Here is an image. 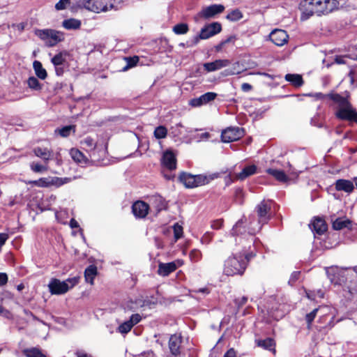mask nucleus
<instances>
[{"label":"nucleus","mask_w":357,"mask_h":357,"mask_svg":"<svg viewBox=\"0 0 357 357\" xmlns=\"http://www.w3.org/2000/svg\"><path fill=\"white\" fill-rule=\"evenodd\" d=\"M231 235L236 236L235 239L237 244L242 246L241 250L232 256L229 257L224 264V273L228 276L235 275H242L248 265V261L255 256L256 248L255 242L254 246L251 244V248H249L248 240L246 237L245 229L243 220H239L232 227Z\"/></svg>","instance_id":"1"},{"label":"nucleus","mask_w":357,"mask_h":357,"mask_svg":"<svg viewBox=\"0 0 357 357\" xmlns=\"http://www.w3.org/2000/svg\"><path fill=\"white\" fill-rule=\"evenodd\" d=\"M326 274L331 283L342 287V296L347 301L357 299V266H331L326 268Z\"/></svg>","instance_id":"2"},{"label":"nucleus","mask_w":357,"mask_h":357,"mask_svg":"<svg viewBox=\"0 0 357 357\" xmlns=\"http://www.w3.org/2000/svg\"><path fill=\"white\" fill-rule=\"evenodd\" d=\"M272 202L271 200H262L255 207V213L257 218L254 215L249 217L248 222L247 219L243 217L241 220H243L244 226L245 229L246 237L249 238L248 243L249 248H251V244L254 246V243L256 242L255 235L259 232L262 226L268 223L271 219V210Z\"/></svg>","instance_id":"3"},{"label":"nucleus","mask_w":357,"mask_h":357,"mask_svg":"<svg viewBox=\"0 0 357 357\" xmlns=\"http://www.w3.org/2000/svg\"><path fill=\"white\" fill-rule=\"evenodd\" d=\"M328 96L337 104L334 114L337 119L357 123V111L347 98L338 93H328Z\"/></svg>","instance_id":"4"},{"label":"nucleus","mask_w":357,"mask_h":357,"mask_svg":"<svg viewBox=\"0 0 357 357\" xmlns=\"http://www.w3.org/2000/svg\"><path fill=\"white\" fill-rule=\"evenodd\" d=\"M79 280V277L70 278L64 281L52 278L48 284L50 292L55 295L63 294L77 284Z\"/></svg>","instance_id":"5"},{"label":"nucleus","mask_w":357,"mask_h":357,"mask_svg":"<svg viewBox=\"0 0 357 357\" xmlns=\"http://www.w3.org/2000/svg\"><path fill=\"white\" fill-rule=\"evenodd\" d=\"M34 33L40 40L44 41L47 47H54L64 40V34L54 29H36Z\"/></svg>","instance_id":"6"},{"label":"nucleus","mask_w":357,"mask_h":357,"mask_svg":"<svg viewBox=\"0 0 357 357\" xmlns=\"http://www.w3.org/2000/svg\"><path fill=\"white\" fill-rule=\"evenodd\" d=\"M116 1V0H84L82 5L86 9L99 13L113 9Z\"/></svg>","instance_id":"7"},{"label":"nucleus","mask_w":357,"mask_h":357,"mask_svg":"<svg viewBox=\"0 0 357 357\" xmlns=\"http://www.w3.org/2000/svg\"><path fill=\"white\" fill-rule=\"evenodd\" d=\"M225 10V6L222 4H213L204 7L197 13L193 19L197 23H199L203 20H209L215 17L217 15L222 13Z\"/></svg>","instance_id":"8"},{"label":"nucleus","mask_w":357,"mask_h":357,"mask_svg":"<svg viewBox=\"0 0 357 357\" xmlns=\"http://www.w3.org/2000/svg\"><path fill=\"white\" fill-rule=\"evenodd\" d=\"M70 181V178H59V177H46V178H40L38 180L30 181L29 182V184L33 185L40 187V188H48L50 186H61L65 183H67Z\"/></svg>","instance_id":"9"},{"label":"nucleus","mask_w":357,"mask_h":357,"mask_svg":"<svg viewBox=\"0 0 357 357\" xmlns=\"http://www.w3.org/2000/svg\"><path fill=\"white\" fill-rule=\"evenodd\" d=\"M222 30V26L220 23L215 22L208 24L204 26L199 34L195 38V41L197 43L199 40H206L208 39L218 33H219Z\"/></svg>","instance_id":"10"},{"label":"nucleus","mask_w":357,"mask_h":357,"mask_svg":"<svg viewBox=\"0 0 357 357\" xmlns=\"http://www.w3.org/2000/svg\"><path fill=\"white\" fill-rule=\"evenodd\" d=\"M243 136V130L239 127H229L222 130V141L225 143L236 141Z\"/></svg>","instance_id":"11"},{"label":"nucleus","mask_w":357,"mask_h":357,"mask_svg":"<svg viewBox=\"0 0 357 357\" xmlns=\"http://www.w3.org/2000/svg\"><path fill=\"white\" fill-rule=\"evenodd\" d=\"M315 0H303L300 3L301 11V20H306L313 15H317Z\"/></svg>","instance_id":"12"},{"label":"nucleus","mask_w":357,"mask_h":357,"mask_svg":"<svg viewBox=\"0 0 357 357\" xmlns=\"http://www.w3.org/2000/svg\"><path fill=\"white\" fill-rule=\"evenodd\" d=\"M314 3L318 16L328 14L335 8V0H315Z\"/></svg>","instance_id":"13"},{"label":"nucleus","mask_w":357,"mask_h":357,"mask_svg":"<svg viewBox=\"0 0 357 357\" xmlns=\"http://www.w3.org/2000/svg\"><path fill=\"white\" fill-rule=\"evenodd\" d=\"M182 336L181 334L175 333L169 337L168 347L172 356H178L181 353Z\"/></svg>","instance_id":"14"},{"label":"nucleus","mask_w":357,"mask_h":357,"mask_svg":"<svg viewBox=\"0 0 357 357\" xmlns=\"http://www.w3.org/2000/svg\"><path fill=\"white\" fill-rule=\"evenodd\" d=\"M270 40L277 46H282L288 42L289 35L282 29H274L269 34Z\"/></svg>","instance_id":"15"},{"label":"nucleus","mask_w":357,"mask_h":357,"mask_svg":"<svg viewBox=\"0 0 357 357\" xmlns=\"http://www.w3.org/2000/svg\"><path fill=\"white\" fill-rule=\"evenodd\" d=\"M182 261L178 260L169 263H160L158 265V273L163 277L169 275L176 268L182 265Z\"/></svg>","instance_id":"16"},{"label":"nucleus","mask_w":357,"mask_h":357,"mask_svg":"<svg viewBox=\"0 0 357 357\" xmlns=\"http://www.w3.org/2000/svg\"><path fill=\"white\" fill-rule=\"evenodd\" d=\"M314 236L322 235L327 231V225L324 220L320 218H315L309 225Z\"/></svg>","instance_id":"17"},{"label":"nucleus","mask_w":357,"mask_h":357,"mask_svg":"<svg viewBox=\"0 0 357 357\" xmlns=\"http://www.w3.org/2000/svg\"><path fill=\"white\" fill-rule=\"evenodd\" d=\"M149 209V205L142 201H137L132 204V211L134 215L139 218L146 216Z\"/></svg>","instance_id":"18"},{"label":"nucleus","mask_w":357,"mask_h":357,"mask_svg":"<svg viewBox=\"0 0 357 357\" xmlns=\"http://www.w3.org/2000/svg\"><path fill=\"white\" fill-rule=\"evenodd\" d=\"M162 163L163 166L169 170H173L176 168V160L172 151H167L163 153Z\"/></svg>","instance_id":"19"},{"label":"nucleus","mask_w":357,"mask_h":357,"mask_svg":"<svg viewBox=\"0 0 357 357\" xmlns=\"http://www.w3.org/2000/svg\"><path fill=\"white\" fill-rule=\"evenodd\" d=\"M229 64V61L227 59H218L213 62L205 63L204 67L206 71L213 72L226 67Z\"/></svg>","instance_id":"20"},{"label":"nucleus","mask_w":357,"mask_h":357,"mask_svg":"<svg viewBox=\"0 0 357 357\" xmlns=\"http://www.w3.org/2000/svg\"><path fill=\"white\" fill-rule=\"evenodd\" d=\"M335 187L337 191H344L347 193H351L354 189L353 182L346 179L337 180L335 183Z\"/></svg>","instance_id":"21"},{"label":"nucleus","mask_w":357,"mask_h":357,"mask_svg":"<svg viewBox=\"0 0 357 357\" xmlns=\"http://www.w3.org/2000/svg\"><path fill=\"white\" fill-rule=\"evenodd\" d=\"M266 172L280 183H287L289 180V176L282 170L273 168H268L266 170Z\"/></svg>","instance_id":"22"},{"label":"nucleus","mask_w":357,"mask_h":357,"mask_svg":"<svg viewBox=\"0 0 357 357\" xmlns=\"http://www.w3.org/2000/svg\"><path fill=\"white\" fill-rule=\"evenodd\" d=\"M257 169V167L255 165L246 166L242 169V171L240 173L236 174V177L238 180L243 181L246 178L256 174Z\"/></svg>","instance_id":"23"},{"label":"nucleus","mask_w":357,"mask_h":357,"mask_svg":"<svg viewBox=\"0 0 357 357\" xmlns=\"http://www.w3.org/2000/svg\"><path fill=\"white\" fill-rule=\"evenodd\" d=\"M179 181L188 188H193L195 187L194 175L183 172L179 176Z\"/></svg>","instance_id":"24"},{"label":"nucleus","mask_w":357,"mask_h":357,"mask_svg":"<svg viewBox=\"0 0 357 357\" xmlns=\"http://www.w3.org/2000/svg\"><path fill=\"white\" fill-rule=\"evenodd\" d=\"M70 155L75 162L81 165H85L87 162V158L77 149H72L70 151Z\"/></svg>","instance_id":"25"},{"label":"nucleus","mask_w":357,"mask_h":357,"mask_svg":"<svg viewBox=\"0 0 357 357\" xmlns=\"http://www.w3.org/2000/svg\"><path fill=\"white\" fill-rule=\"evenodd\" d=\"M284 78L286 81L290 82L296 87H300L303 84V80L301 75L287 74Z\"/></svg>","instance_id":"26"},{"label":"nucleus","mask_w":357,"mask_h":357,"mask_svg":"<svg viewBox=\"0 0 357 357\" xmlns=\"http://www.w3.org/2000/svg\"><path fill=\"white\" fill-rule=\"evenodd\" d=\"M97 275V268L94 265L89 266L84 271V278L86 282L93 284V280Z\"/></svg>","instance_id":"27"},{"label":"nucleus","mask_w":357,"mask_h":357,"mask_svg":"<svg viewBox=\"0 0 357 357\" xmlns=\"http://www.w3.org/2000/svg\"><path fill=\"white\" fill-rule=\"evenodd\" d=\"M33 152L37 157L45 161L49 160L52 155V153L47 148L37 147L34 149Z\"/></svg>","instance_id":"28"},{"label":"nucleus","mask_w":357,"mask_h":357,"mask_svg":"<svg viewBox=\"0 0 357 357\" xmlns=\"http://www.w3.org/2000/svg\"><path fill=\"white\" fill-rule=\"evenodd\" d=\"M33 68L34 69L36 76L38 78H40L41 79H45L47 77V71L43 67L41 62H40L38 61H34L33 63Z\"/></svg>","instance_id":"29"},{"label":"nucleus","mask_w":357,"mask_h":357,"mask_svg":"<svg viewBox=\"0 0 357 357\" xmlns=\"http://www.w3.org/2000/svg\"><path fill=\"white\" fill-rule=\"evenodd\" d=\"M257 346L264 349L275 352V342L271 338H266L264 340H259L257 341Z\"/></svg>","instance_id":"30"},{"label":"nucleus","mask_w":357,"mask_h":357,"mask_svg":"<svg viewBox=\"0 0 357 357\" xmlns=\"http://www.w3.org/2000/svg\"><path fill=\"white\" fill-rule=\"evenodd\" d=\"M62 26L68 30H75L80 28L81 22L79 20L70 18L63 20L62 22Z\"/></svg>","instance_id":"31"},{"label":"nucleus","mask_w":357,"mask_h":357,"mask_svg":"<svg viewBox=\"0 0 357 357\" xmlns=\"http://www.w3.org/2000/svg\"><path fill=\"white\" fill-rule=\"evenodd\" d=\"M81 143H82V146L85 149H86L87 151H91L92 152L91 156L95 157L94 150H95V148L96 146V144L94 139L93 138H91V137H87L84 138L81 142Z\"/></svg>","instance_id":"32"},{"label":"nucleus","mask_w":357,"mask_h":357,"mask_svg":"<svg viewBox=\"0 0 357 357\" xmlns=\"http://www.w3.org/2000/svg\"><path fill=\"white\" fill-rule=\"evenodd\" d=\"M66 56L67 53L66 52H61L52 57L51 61L54 66H65L66 63Z\"/></svg>","instance_id":"33"},{"label":"nucleus","mask_w":357,"mask_h":357,"mask_svg":"<svg viewBox=\"0 0 357 357\" xmlns=\"http://www.w3.org/2000/svg\"><path fill=\"white\" fill-rule=\"evenodd\" d=\"M23 354L26 357H47L41 349L37 347L26 349L23 350Z\"/></svg>","instance_id":"34"},{"label":"nucleus","mask_w":357,"mask_h":357,"mask_svg":"<svg viewBox=\"0 0 357 357\" xmlns=\"http://www.w3.org/2000/svg\"><path fill=\"white\" fill-rule=\"evenodd\" d=\"M351 223L349 219L337 218L333 222V227L335 230H340L349 227Z\"/></svg>","instance_id":"35"},{"label":"nucleus","mask_w":357,"mask_h":357,"mask_svg":"<svg viewBox=\"0 0 357 357\" xmlns=\"http://www.w3.org/2000/svg\"><path fill=\"white\" fill-rule=\"evenodd\" d=\"M172 30L175 34L182 35L188 33L189 27L185 23H179L174 26Z\"/></svg>","instance_id":"36"},{"label":"nucleus","mask_w":357,"mask_h":357,"mask_svg":"<svg viewBox=\"0 0 357 357\" xmlns=\"http://www.w3.org/2000/svg\"><path fill=\"white\" fill-rule=\"evenodd\" d=\"M124 59L126 61V65L123 68V71H126L129 68L135 66L139 60V57L137 56L132 57H125Z\"/></svg>","instance_id":"37"},{"label":"nucleus","mask_w":357,"mask_h":357,"mask_svg":"<svg viewBox=\"0 0 357 357\" xmlns=\"http://www.w3.org/2000/svg\"><path fill=\"white\" fill-rule=\"evenodd\" d=\"M27 84L29 88L34 90H40L42 85L40 84L38 79L35 77H30L27 80Z\"/></svg>","instance_id":"38"},{"label":"nucleus","mask_w":357,"mask_h":357,"mask_svg":"<svg viewBox=\"0 0 357 357\" xmlns=\"http://www.w3.org/2000/svg\"><path fill=\"white\" fill-rule=\"evenodd\" d=\"M74 127L73 126H66L61 128H58L55 130V132L58 133L63 137H66L70 135L71 131Z\"/></svg>","instance_id":"39"},{"label":"nucleus","mask_w":357,"mask_h":357,"mask_svg":"<svg viewBox=\"0 0 357 357\" xmlns=\"http://www.w3.org/2000/svg\"><path fill=\"white\" fill-rule=\"evenodd\" d=\"M133 326L129 322V321H126L122 323L117 328V331L121 334H127Z\"/></svg>","instance_id":"40"},{"label":"nucleus","mask_w":357,"mask_h":357,"mask_svg":"<svg viewBox=\"0 0 357 357\" xmlns=\"http://www.w3.org/2000/svg\"><path fill=\"white\" fill-rule=\"evenodd\" d=\"M167 130L165 127L160 126L154 130V136L157 139H163L167 136Z\"/></svg>","instance_id":"41"},{"label":"nucleus","mask_w":357,"mask_h":357,"mask_svg":"<svg viewBox=\"0 0 357 357\" xmlns=\"http://www.w3.org/2000/svg\"><path fill=\"white\" fill-rule=\"evenodd\" d=\"M174 241H177L183 236V227L178 222L175 223L173 226Z\"/></svg>","instance_id":"42"},{"label":"nucleus","mask_w":357,"mask_h":357,"mask_svg":"<svg viewBox=\"0 0 357 357\" xmlns=\"http://www.w3.org/2000/svg\"><path fill=\"white\" fill-rule=\"evenodd\" d=\"M195 177V187H198L200 185H205L208 183L209 179L207 176L198 174V175H194Z\"/></svg>","instance_id":"43"},{"label":"nucleus","mask_w":357,"mask_h":357,"mask_svg":"<svg viewBox=\"0 0 357 357\" xmlns=\"http://www.w3.org/2000/svg\"><path fill=\"white\" fill-rule=\"evenodd\" d=\"M319 310V307L314 308L312 312H310V313H307L305 315V320L307 324L308 328H310L311 324L314 321V318L316 317Z\"/></svg>","instance_id":"44"},{"label":"nucleus","mask_w":357,"mask_h":357,"mask_svg":"<svg viewBox=\"0 0 357 357\" xmlns=\"http://www.w3.org/2000/svg\"><path fill=\"white\" fill-rule=\"evenodd\" d=\"M243 15L241 12L238 10H234L231 12H230L227 16V18L231 21H237L242 18Z\"/></svg>","instance_id":"45"},{"label":"nucleus","mask_w":357,"mask_h":357,"mask_svg":"<svg viewBox=\"0 0 357 357\" xmlns=\"http://www.w3.org/2000/svg\"><path fill=\"white\" fill-rule=\"evenodd\" d=\"M244 193L242 189L236 188L235 190L234 200L237 204H241L243 202Z\"/></svg>","instance_id":"46"},{"label":"nucleus","mask_w":357,"mask_h":357,"mask_svg":"<svg viewBox=\"0 0 357 357\" xmlns=\"http://www.w3.org/2000/svg\"><path fill=\"white\" fill-rule=\"evenodd\" d=\"M204 104H207L213 100L217 97V93L214 92H207L201 96Z\"/></svg>","instance_id":"47"},{"label":"nucleus","mask_w":357,"mask_h":357,"mask_svg":"<svg viewBox=\"0 0 357 357\" xmlns=\"http://www.w3.org/2000/svg\"><path fill=\"white\" fill-rule=\"evenodd\" d=\"M70 3V0H59L55 4V9L56 10H62L66 8Z\"/></svg>","instance_id":"48"},{"label":"nucleus","mask_w":357,"mask_h":357,"mask_svg":"<svg viewBox=\"0 0 357 357\" xmlns=\"http://www.w3.org/2000/svg\"><path fill=\"white\" fill-rule=\"evenodd\" d=\"M190 258L192 261L193 262H197L199 261L202 258V253L198 250H193L190 253Z\"/></svg>","instance_id":"49"},{"label":"nucleus","mask_w":357,"mask_h":357,"mask_svg":"<svg viewBox=\"0 0 357 357\" xmlns=\"http://www.w3.org/2000/svg\"><path fill=\"white\" fill-rule=\"evenodd\" d=\"M189 104L192 107H200L205 105L201 96L199 98L191 99Z\"/></svg>","instance_id":"50"},{"label":"nucleus","mask_w":357,"mask_h":357,"mask_svg":"<svg viewBox=\"0 0 357 357\" xmlns=\"http://www.w3.org/2000/svg\"><path fill=\"white\" fill-rule=\"evenodd\" d=\"M30 167L31 170L34 172H42L46 170V167L43 165H41L38 163L32 162L30 165Z\"/></svg>","instance_id":"51"},{"label":"nucleus","mask_w":357,"mask_h":357,"mask_svg":"<svg viewBox=\"0 0 357 357\" xmlns=\"http://www.w3.org/2000/svg\"><path fill=\"white\" fill-rule=\"evenodd\" d=\"M142 319L141 316L139 314H133L128 320L132 326L138 324Z\"/></svg>","instance_id":"52"},{"label":"nucleus","mask_w":357,"mask_h":357,"mask_svg":"<svg viewBox=\"0 0 357 357\" xmlns=\"http://www.w3.org/2000/svg\"><path fill=\"white\" fill-rule=\"evenodd\" d=\"M301 273L299 271H294L291 273L289 283H294L299 278Z\"/></svg>","instance_id":"53"},{"label":"nucleus","mask_w":357,"mask_h":357,"mask_svg":"<svg viewBox=\"0 0 357 357\" xmlns=\"http://www.w3.org/2000/svg\"><path fill=\"white\" fill-rule=\"evenodd\" d=\"M248 301V298L246 296H243L241 298L235 299V303L238 305V307L243 305Z\"/></svg>","instance_id":"54"},{"label":"nucleus","mask_w":357,"mask_h":357,"mask_svg":"<svg viewBox=\"0 0 357 357\" xmlns=\"http://www.w3.org/2000/svg\"><path fill=\"white\" fill-rule=\"evenodd\" d=\"M55 68V73L57 76H61L64 73V66H54Z\"/></svg>","instance_id":"55"},{"label":"nucleus","mask_w":357,"mask_h":357,"mask_svg":"<svg viewBox=\"0 0 357 357\" xmlns=\"http://www.w3.org/2000/svg\"><path fill=\"white\" fill-rule=\"evenodd\" d=\"M8 282V276L4 273H0V286L6 284Z\"/></svg>","instance_id":"56"},{"label":"nucleus","mask_w":357,"mask_h":357,"mask_svg":"<svg viewBox=\"0 0 357 357\" xmlns=\"http://www.w3.org/2000/svg\"><path fill=\"white\" fill-rule=\"evenodd\" d=\"M236 40L235 36H231L229 38H227L226 40L222 41L220 44V48L222 46H224L225 44L231 42H234Z\"/></svg>","instance_id":"57"},{"label":"nucleus","mask_w":357,"mask_h":357,"mask_svg":"<svg viewBox=\"0 0 357 357\" xmlns=\"http://www.w3.org/2000/svg\"><path fill=\"white\" fill-rule=\"evenodd\" d=\"M223 357H236V352L233 348H231L224 354Z\"/></svg>","instance_id":"58"},{"label":"nucleus","mask_w":357,"mask_h":357,"mask_svg":"<svg viewBox=\"0 0 357 357\" xmlns=\"http://www.w3.org/2000/svg\"><path fill=\"white\" fill-rule=\"evenodd\" d=\"M305 294H306V296L307 297V298L312 300V301L316 300L315 291H305Z\"/></svg>","instance_id":"59"},{"label":"nucleus","mask_w":357,"mask_h":357,"mask_svg":"<svg viewBox=\"0 0 357 357\" xmlns=\"http://www.w3.org/2000/svg\"><path fill=\"white\" fill-rule=\"evenodd\" d=\"M222 225V222L221 220H216L213 222V224L211 225V227L214 229H218L221 228Z\"/></svg>","instance_id":"60"},{"label":"nucleus","mask_w":357,"mask_h":357,"mask_svg":"<svg viewBox=\"0 0 357 357\" xmlns=\"http://www.w3.org/2000/svg\"><path fill=\"white\" fill-rule=\"evenodd\" d=\"M241 89L244 92H248L252 89V86L248 83H243L241 85Z\"/></svg>","instance_id":"61"},{"label":"nucleus","mask_w":357,"mask_h":357,"mask_svg":"<svg viewBox=\"0 0 357 357\" xmlns=\"http://www.w3.org/2000/svg\"><path fill=\"white\" fill-rule=\"evenodd\" d=\"M70 226L71 228H77L79 227V224L75 219H71L70 221Z\"/></svg>","instance_id":"62"},{"label":"nucleus","mask_w":357,"mask_h":357,"mask_svg":"<svg viewBox=\"0 0 357 357\" xmlns=\"http://www.w3.org/2000/svg\"><path fill=\"white\" fill-rule=\"evenodd\" d=\"M77 357H91V355L84 352V351H77L76 353Z\"/></svg>","instance_id":"63"},{"label":"nucleus","mask_w":357,"mask_h":357,"mask_svg":"<svg viewBox=\"0 0 357 357\" xmlns=\"http://www.w3.org/2000/svg\"><path fill=\"white\" fill-rule=\"evenodd\" d=\"M143 357H155V354L152 351H149L143 354Z\"/></svg>","instance_id":"64"}]
</instances>
